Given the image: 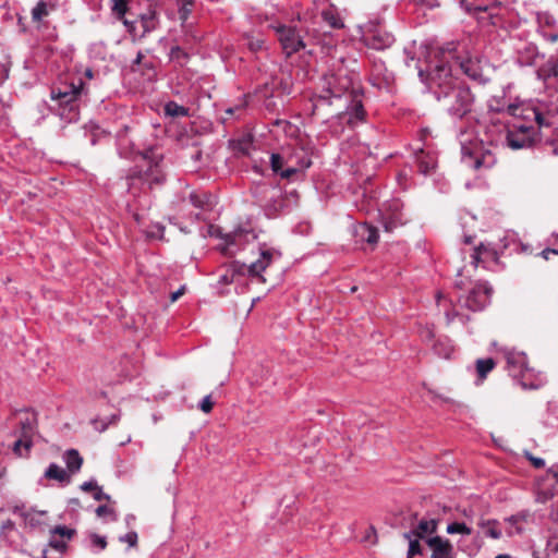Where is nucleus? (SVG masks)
<instances>
[{"instance_id": "f257e3e1", "label": "nucleus", "mask_w": 558, "mask_h": 558, "mask_svg": "<svg viewBox=\"0 0 558 558\" xmlns=\"http://www.w3.org/2000/svg\"><path fill=\"white\" fill-rule=\"evenodd\" d=\"M507 111L511 121L492 122L481 138L469 134L463 128L459 129L457 138L463 163L474 170L490 169L497 161V150L501 146L523 149L545 143L554 146V154H558L557 141L550 137V133L558 130L557 107L527 101L509 105Z\"/></svg>"}, {"instance_id": "f03ea898", "label": "nucleus", "mask_w": 558, "mask_h": 558, "mask_svg": "<svg viewBox=\"0 0 558 558\" xmlns=\"http://www.w3.org/2000/svg\"><path fill=\"white\" fill-rule=\"evenodd\" d=\"M456 48L454 41L446 43L439 47L429 60L427 71L420 70L418 76L437 101L444 102L449 117L453 121L461 122V125L456 128V134L460 128L471 134L469 126L463 123L470 125V114L473 110L475 97L469 86L459 83L453 76L452 68L446 59L447 53L456 57Z\"/></svg>"}, {"instance_id": "7ed1b4c3", "label": "nucleus", "mask_w": 558, "mask_h": 558, "mask_svg": "<svg viewBox=\"0 0 558 558\" xmlns=\"http://www.w3.org/2000/svg\"><path fill=\"white\" fill-rule=\"evenodd\" d=\"M140 159L130 167L123 177L128 194L134 199L145 198V207H149L148 195L165 185L167 172L163 153L149 146L138 154Z\"/></svg>"}, {"instance_id": "20e7f679", "label": "nucleus", "mask_w": 558, "mask_h": 558, "mask_svg": "<svg viewBox=\"0 0 558 558\" xmlns=\"http://www.w3.org/2000/svg\"><path fill=\"white\" fill-rule=\"evenodd\" d=\"M87 94L88 89L82 77H68L51 86L50 98L53 105L49 110L68 124L76 123L81 117L83 99Z\"/></svg>"}, {"instance_id": "39448f33", "label": "nucleus", "mask_w": 558, "mask_h": 558, "mask_svg": "<svg viewBox=\"0 0 558 558\" xmlns=\"http://www.w3.org/2000/svg\"><path fill=\"white\" fill-rule=\"evenodd\" d=\"M353 76L344 68L330 70L319 81L318 93L313 96L312 114L319 116L325 107L341 101L343 96L352 92Z\"/></svg>"}, {"instance_id": "423d86ee", "label": "nucleus", "mask_w": 558, "mask_h": 558, "mask_svg": "<svg viewBox=\"0 0 558 558\" xmlns=\"http://www.w3.org/2000/svg\"><path fill=\"white\" fill-rule=\"evenodd\" d=\"M363 92L352 89L350 101L343 111L338 112L330 120H327L330 133L333 136H340L345 125L353 129L359 124L366 122L367 112L363 105Z\"/></svg>"}, {"instance_id": "0eeeda50", "label": "nucleus", "mask_w": 558, "mask_h": 558, "mask_svg": "<svg viewBox=\"0 0 558 558\" xmlns=\"http://www.w3.org/2000/svg\"><path fill=\"white\" fill-rule=\"evenodd\" d=\"M259 257L246 265L239 260H233L229 264L227 272L219 276V279H228L229 276L231 278L235 276H250V277H259V279H265L262 277V274L269 267L272 263L279 262L281 259V252L277 248L268 246L266 243L259 244Z\"/></svg>"}, {"instance_id": "6e6552de", "label": "nucleus", "mask_w": 558, "mask_h": 558, "mask_svg": "<svg viewBox=\"0 0 558 558\" xmlns=\"http://www.w3.org/2000/svg\"><path fill=\"white\" fill-rule=\"evenodd\" d=\"M255 201L268 218H275L287 208V197L279 185L260 183L254 189Z\"/></svg>"}, {"instance_id": "1a4fd4ad", "label": "nucleus", "mask_w": 558, "mask_h": 558, "mask_svg": "<svg viewBox=\"0 0 558 558\" xmlns=\"http://www.w3.org/2000/svg\"><path fill=\"white\" fill-rule=\"evenodd\" d=\"M458 290L465 289L464 293L458 294V302L473 311H482L489 303L492 288L480 281H460L456 283Z\"/></svg>"}, {"instance_id": "9d476101", "label": "nucleus", "mask_w": 558, "mask_h": 558, "mask_svg": "<svg viewBox=\"0 0 558 558\" xmlns=\"http://www.w3.org/2000/svg\"><path fill=\"white\" fill-rule=\"evenodd\" d=\"M361 41L369 49L383 51L390 48L396 37L388 32L379 20L368 21L362 27Z\"/></svg>"}, {"instance_id": "9b49d317", "label": "nucleus", "mask_w": 558, "mask_h": 558, "mask_svg": "<svg viewBox=\"0 0 558 558\" xmlns=\"http://www.w3.org/2000/svg\"><path fill=\"white\" fill-rule=\"evenodd\" d=\"M216 236L223 241L220 246L221 252L226 255H233L245 244L256 240L257 233L251 226L245 225L239 226L228 233H222V231L219 230Z\"/></svg>"}, {"instance_id": "f8f14e48", "label": "nucleus", "mask_w": 558, "mask_h": 558, "mask_svg": "<svg viewBox=\"0 0 558 558\" xmlns=\"http://www.w3.org/2000/svg\"><path fill=\"white\" fill-rule=\"evenodd\" d=\"M269 27L275 31L282 52L287 58H290L299 51L305 49L306 44L296 26L279 23L277 25H270Z\"/></svg>"}, {"instance_id": "ddd939ff", "label": "nucleus", "mask_w": 558, "mask_h": 558, "mask_svg": "<svg viewBox=\"0 0 558 558\" xmlns=\"http://www.w3.org/2000/svg\"><path fill=\"white\" fill-rule=\"evenodd\" d=\"M411 220L404 211V204L399 198H392L386 203L381 213V223L386 232H393L396 229L405 226Z\"/></svg>"}, {"instance_id": "4468645a", "label": "nucleus", "mask_w": 558, "mask_h": 558, "mask_svg": "<svg viewBox=\"0 0 558 558\" xmlns=\"http://www.w3.org/2000/svg\"><path fill=\"white\" fill-rule=\"evenodd\" d=\"M287 161L281 178L288 181H296L304 177V171L312 166V159L303 148L286 151Z\"/></svg>"}, {"instance_id": "2eb2a0df", "label": "nucleus", "mask_w": 558, "mask_h": 558, "mask_svg": "<svg viewBox=\"0 0 558 558\" xmlns=\"http://www.w3.org/2000/svg\"><path fill=\"white\" fill-rule=\"evenodd\" d=\"M36 433V420L32 415L20 418V430L16 433L17 439L14 441L13 451L19 457L28 454L33 447V436Z\"/></svg>"}, {"instance_id": "dca6fc26", "label": "nucleus", "mask_w": 558, "mask_h": 558, "mask_svg": "<svg viewBox=\"0 0 558 558\" xmlns=\"http://www.w3.org/2000/svg\"><path fill=\"white\" fill-rule=\"evenodd\" d=\"M515 63L520 66H538L545 60V54L538 50L536 44L527 40H519L514 46Z\"/></svg>"}, {"instance_id": "f3484780", "label": "nucleus", "mask_w": 558, "mask_h": 558, "mask_svg": "<svg viewBox=\"0 0 558 558\" xmlns=\"http://www.w3.org/2000/svg\"><path fill=\"white\" fill-rule=\"evenodd\" d=\"M411 157L413 166L423 175L432 174L437 167V154L428 145L413 147Z\"/></svg>"}, {"instance_id": "a211bd4d", "label": "nucleus", "mask_w": 558, "mask_h": 558, "mask_svg": "<svg viewBox=\"0 0 558 558\" xmlns=\"http://www.w3.org/2000/svg\"><path fill=\"white\" fill-rule=\"evenodd\" d=\"M457 47H459L458 43H454ZM446 59L448 60L449 64L452 66L451 62L453 61L456 64L459 65V68L462 70V72L469 76L472 81L478 83V84H486L489 81V77L485 75L483 72L480 62L473 59H462L458 54V48H456V57H451L448 53L446 54Z\"/></svg>"}, {"instance_id": "6ab92c4d", "label": "nucleus", "mask_w": 558, "mask_h": 558, "mask_svg": "<svg viewBox=\"0 0 558 558\" xmlns=\"http://www.w3.org/2000/svg\"><path fill=\"white\" fill-rule=\"evenodd\" d=\"M472 258L476 267L482 265L483 268L494 272H498L505 268V264L500 260L498 253L484 244H480L475 247Z\"/></svg>"}, {"instance_id": "aec40b11", "label": "nucleus", "mask_w": 558, "mask_h": 558, "mask_svg": "<svg viewBox=\"0 0 558 558\" xmlns=\"http://www.w3.org/2000/svg\"><path fill=\"white\" fill-rule=\"evenodd\" d=\"M76 535V530L65 525H56L50 530L48 545L58 553L68 549V543Z\"/></svg>"}, {"instance_id": "412c9836", "label": "nucleus", "mask_w": 558, "mask_h": 558, "mask_svg": "<svg viewBox=\"0 0 558 558\" xmlns=\"http://www.w3.org/2000/svg\"><path fill=\"white\" fill-rule=\"evenodd\" d=\"M537 32L547 41L558 40V22L555 16L548 12H538L536 15Z\"/></svg>"}, {"instance_id": "4be33fe9", "label": "nucleus", "mask_w": 558, "mask_h": 558, "mask_svg": "<svg viewBox=\"0 0 558 558\" xmlns=\"http://www.w3.org/2000/svg\"><path fill=\"white\" fill-rule=\"evenodd\" d=\"M353 236L356 244L374 246L379 240V232L376 227L368 222H357L353 227Z\"/></svg>"}, {"instance_id": "5701e85b", "label": "nucleus", "mask_w": 558, "mask_h": 558, "mask_svg": "<svg viewBox=\"0 0 558 558\" xmlns=\"http://www.w3.org/2000/svg\"><path fill=\"white\" fill-rule=\"evenodd\" d=\"M140 38H145L148 34L155 32L160 26V19L157 10L149 5L138 15Z\"/></svg>"}, {"instance_id": "b1692460", "label": "nucleus", "mask_w": 558, "mask_h": 558, "mask_svg": "<svg viewBox=\"0 0 558 558\" xmlns=\"http://www.w3.org/2000/svg\"><path fill=\"white\" fill-rule=\"evenodd\" d=\"M426 544L432 550V558H454L453 546L449 539L430 536L426 538Z\"/></svg>"}, {"instance_id": "393cba45", "label": "nucleus", "mask_w": 558, "mask_h": 558, "mask_svg": "<svg viewBox=\"0 0 558 558\" xmlns=\"http://www.w3.org/2000/svg\"><path fill=\"white\" fill-rule=\"evenodd\" d=\"M507 369L514 377H523L527 368V357L523 352H508L506 355Z\"/></svg>"}, {"instance_id": "a878e982", "label": "nucleus", "mask_w": 558, "mask_h": 558, "mask_svg": "<svg viewBox=\"0 0 558 558\" xmlns=\"http://www.w3.org/2000/svg\"><path fill=\"white\" fill-rule=\"evenodd\" d=\"M128 131H129V128L124 126V129L118 133V144H117L118 155L123 159H128V160H132L133 162H136L140 159L138 154L142 150H136L134 144L126 138Z\"/></svg>"}, {"instance_id": "bb28decb", "label": "nucleus", "mask_w": 558, "mask_h": 558, "mask_svg": "<svg viewBox=\"0 0 558 558\" xmlns=\"http://www.w3.org/2000/svg\"><path fill=\"white\" fill-rule=\"evenodd\" d=\"M535 73L538 80L547 81L550 77L558 76V57L555 54L549 56L545 62H539L535 68Z\"/></svg>"}, {"instance_id": "cd10ccee", "label": "nucleus", "mask_w": 558, "mask_h": 558, "mask_svg": "<svg viewBox=\"0 0 558 558\" xmlns=\"http://www.w3.org/2000/svg\"><path fill=\"white\" fill-rule=\"evenodd\" d=\"M20 515L23 518L25 524L32 529L40 527L46 524L47 511L35 509L20 510Z\"/></svg>"}, {"instance_id": "c85d7f7f", "label": "nucleus", "mask_w": 558, "mask_h": 558, "mask_svg": "<svg viewBox=\"0 0 558 558\" xmlns=\"http://www.w3.org/2000/svg\"><path fill=\"white\" fill-rule=\"evenodd\" d=\"M191 57L192 52L179 45L172 46L168 52L169 61L178 68L186 66L191 60Z\"/></svg>"}, {"instance_id": "c756f323", "label": "nucleus", "mask_w": 558, "mask_h": 558, "mask_svg": "<svg viewBox=\"0 0 558 558\" xmlns=\"http://www.w3.org/2000/svg\"><path fill=\"white\" fill-rule=\"evenodd\" d=\"M434 353L441 359H450L454 352V345L448 337H440L433 343Z\"/></svg>"}, {"instance_id": "7c9ffc66", "label": "nucleus", "mask_w": 558, "mask_h": 558, "mask_svg": "<svg viewBox=\"0 0 558 558\" xmlns=\"http://www.w3.org/2000/svg\"><path fill=\"white\" fill-rule=\"evenodd\" d=\"M438 529V520L436 519H422L417 526L410 532H414L415 537H420L426 541L427 535L436 533Z\"/></svg>"}, {"instance_id": "2f4dec72", "label": "nucleus", "mask_w": 558, "mask_h": 558, "mask_svg": "<svg viewBox=\"0 0 558 558\" xmlns=\"http://www.w3.org/2000/svg\"><path fill=\"white\" fill-rule=\"evenodd\" d=\"M54 9L56 4L47 0H39L32 9V21L36 24H39Z\"/></svg>"}, {"instance_id": "473e14b6", "label": "nucleus", "mask_w": 558, "mask_h": 558, "mask_svg": "<svg viewBox=\"0 0 558 558\" xmlns=\"http://www.w3.org/2000/svg\"><path fill=\"white\" fill-rule=\"evenodd\" d=\"M495 366H496V362L492 357L476 360V362H475V371H476V375H477L476 385L482 384L486 379L488 373H490L495 368Z\"/></svg>"}, {"instance_id": "72a5a7b5", "label": "nucleus", "mask_w": 558, "mask_h": 558, "mask_svg": "<svg viewBox=\"0 0 558 558\" xmlns=\"http://www.w3.org/2000/svg\"><path fill=\"white\" fill-rule=\"evenodd\" d=\"M63 461L71 473H76L81 470L83 458L75 449H69L63 454Z\"/></svg>"}, {"instance_id": "f704fd0d", "label": "nucleus", "mask_w": 558, "mask_h": 558, "mask_svg": "<svg viewBox=\"0 0 558 558\" xmlns=\"http://www.w3.org/2000/svg\"><path fill=\"white\" fill-rule=\"evenodd\" d=\"M178 16L182 27L187 26V21L195 9L194 0H177Z\"/></svg>"}, {"instance_id": "c9c22d12", "label": "nucleus", "mask_w": 558, "mask_h": 558, "mask_svg": "<svg viewBox=\"0 0 558 558\" xmlns=\"http://www.w3.org/2000/svg\"><path fill=\"white\" fill-rule=\"evenodd\" d=\"M211 195L207 192H191L189 195L190 203L197 209H210L211 208V202H210Z\"/></svg>"}, {"instance_id": "e433bc0d", "label": "nucleus", "mask_w": 558, "mask_h": 558, "mask_svg": "<svg viewBox=\"0 0 558 558\" xmlns=\"http://www.w3.org/2000/svg\"><path fill=\"white\" fill-rule=\"evenodd\" d=\"M130 11V0H110V12L114 20H122Z\"/></svg>"}, {"instance_id": "4c0bfd02", "label": "nucleus", "mask_w": 558, "mask_h": 558, "mask_svg": "<svg viewBox=\"0 0 558 558\" xmlns=\"http://www.w3.org/2000/svg\"><path fill=\"white\" fill-rule=\"evenodd\" d=\"M165 114L171 118L187 117L190 113L189 108L179 105L174 100H169L163 106Z\"/></svg>"}, {"instance_id": "58836bf2", "label": "nucleus", "mask_w": 558, "mask_h": 558, "mask_svg": "<svg viewBox=\"0 0 558 558\" xmlns=\"http://www.w3.org/2000/svg\"><path fill=\"white\" fill-rule=\"evenodd\" d=\"M45 477L49 480H56L58 482H70V475L64 469L59 466L57 463H50L45 471Z\"/></svg>"}, {"instance_id": "ea45409f", "label": "nucleus", "mask_w": 558, "mask_h": 558, "mask_svg": "<svg viewBox=\"0 0 558 558\" xmlns=\"http://www.w3.org/2000/svg\"><path fill=\"white\" fill-rule=\"evenodd\" d=\"M248 106V96L242 95L239 97L236 104L234 106L228 107L225 112L226 114L233 117L235 119H240L245 112Z\"/></svg>"}, {"instance_id": "a19ab883", "label": "nucleus", "mask_w": 558, "mask_h": 558, "mask_svg": "<svg viewBox=\"0 0 558 558\" xmlns=\"http://www.w3.org/2000/svg\"><path fill=\"white\" fill-rule=\"evenodd\" d=\"M287 161V154L283 153H272L270 155V167L275 174L281 178V173L284 172Z\"/></svg>"}, {"instance_id": "79ce46f5", "label": "nucleus", "mask_w": 558, "mask_h": 558, "mask_svg": "<svg viewBox=\"0 0 558 558\" xmlns=\"http://www.w3.org/2000/svg\"><path fill=\"white\" fill-rule=\"evenodd\" d=\"M245 45L253 53H257L265 48V39L263 36H254L253 34H245L243 36Z\"/></svg>"}, {"instance_id": "37998d69", "label": "nucleus", "mask_w": 558, "mask_h": 558, "mask_svg": "<svg viewBox=\"0 0 558 558\" xmlns=\"http://www.w3.org/2000/svg\"><path fill=\"white\" fill-rule=\"evenodd\" d=\"M414 532H405L403 537L409 541L408 558H413L415 555H422L423 549L420 543V537H415Z\"/></svg>"}, {"instance_id": "c03bdc74", "label": "nucleus", "mask_w": 558, "mask_h": 558, "mask_svg": "<svg viewBox=\"0 0 558 558\" xmlns=\"http://www.w3.org/2000/svg\"><path fill=\"white\" fill-rule=\"evenodd\" d=\"M84 129L86 133L88 132L90 134V144L94 146L96 145L101 137H106L107 133L105 130H102L97 123L89 121L84 125Z\"/></svg>"}, {"instance_id": "a18cd8bd", "label": "nucleus", "mask_w": 558, "mask_h": 558, "mask_svg": "<svg viewBox=\"0 0 558 558\" xmlns=\"http://www.w3.org/2000/svg\"><path fill=\"white\" fill-rule=\"evenodd\" d=\"M88 547L94 553L102 551L107 547V538L96 533L88 534Z\"/></svg>"}, {"instance_id": "49530a36", "label": "nucleus", "mask_w": 558, "mask_h": 558, "mask_svg": "<svg viewBox=\"0 0 558 558\" xmlns=\"http://www.w3.org/2000/svg\"><path fill=\"white\" fill-rule=\"evenodd\" d=\"M480 525L485 529V535L498 539L501 537V530L499 527V524L496 520H488L486 522H481Z\"/></svg>"}, {"instance_id": "de8ad7c7", "label": "nucleus", "mask_w": 558, "mask_h": 558, "mask_svg": "<svg viewBox=\"0 0 558 558\" xmlns=\"http://www.w3.org/2000/svg\"><path fill=\"white\" fill-rule=\"evenodd\" d=\"M120 420V415L119 414H112L110 415L108 418L106 420H102V418H95L92 421V424L94 426V428L99 432V433H102L105 432L110 425H114L117 424V422Z\"/></svg>"}, {"instance_id": "09e8293b", "label": "nucleus", "mask_w": 558, "mask_h": 558, "mask_svg": "<svg viewBox=\"0 0 558 558\" xmlns=\"http://www.w3.org/2000/svg\"><path fill=\"white\" fill-rule=\"evenodd\" d=\"M165 226L160 222L150 223L145 230L148 239L162 240L165 235Z\"/></svg>"}, {"instance_id": "8fccbe9b", "label": "nucleus", "mask_w": 558, "mask_h": 558, "mask_svg": "<svg viewBox=\"0 0 558 558\" xmlns=\"http://www.w3.org/2000/svg\"><path fill=\"white\" fill-rule=\"evenodd\" d=\"M118 21L123 24V26L125 27V31L130 34L133 41L141 40L137 20H129L125 16L124 19L118 20Z\"/></svg>"}, {"instance_id": "3c124183", "label": "nucleus", "mask_w": 558, "mask_h": 558, "mask_svg": "<svg viewBox=\"0 0 558 558\" xmlns=\"http://www.w3.org/2000/svg\"><path fill=\"white\" fill-rule=\"evenodd\" d=\"M384 69L385 70V74L383 76V80L380 81L377 76H375L374 74L372 75V77L369 78V82L374 85V86H377L378 88H381L384 85L386 87L389 86L390 82L392 81V73L391 72H388L386 70V68L384 66V64L381 63L380 65H375V70H380V69Z\"/></svg>"}, {"instance_id": "603ef678", "label": "nucleus", "mask_w": 558, "mask_h": 558, "mask_svg": "<svg viewBox=\"0 0 558 558\" xmlns=\"http://www.w3.org/2000/svg\"><path fill=\"white\" fill-rule=\"evenodd\" d=\"M322 16H323V20L325 22H327L332 28H342L343 27V22L336 13H333L332 10H330V9L324 10L322 12Z\"/></svg>"}, {"instance_id": "864d4df0", "label": "nucleus", "mask_w": 558, "mask_h": 558, "mask_svg": "<svg viewBox=\"0 0 558 558\" xmlns=\"http://www.w3.org/2000/svg\"><path fill=\"white\" fill-rule=\"evenodd\" d=\"M447 533L448 534L460 533V534H464V535H470V534H472V529L463 522H452L447 525Z\"/></svg>"}, {"instance_id": "5fc2aeb1", "label": "nucleus", "mask_w": 558, "mask_h": 558, "mask_svg": "<svg viewBox=\"0 0 558 558\" xmlns=\"http://www.w3.org/2000/svg\"><path fill=\"white\" fill-rule=\"evenodd\" d=\"M510 104H506L504 98H495L494 97V98L489 99V101H488V109H489V111H493V112L508 113L507 107Z\"/></svg>"}, {"instance_id": "6e6d98bb", "label": "nucleus", "mask_w": 558, "mask_h": 558, "mask_svg": "<svg viewBox=\"0 0 558 558\" xmlns=\"http://www.w3.org/2000/svg\"><path fill=\"white\" fill-rule=\"evenodd\" d=\"M96 514L99 517V518H106V517H109L111 521H117L118 517L116 514V511L107 506V505H100L97 507L96 509Z\"/></svg>"}, {"instance_id": "4d7b16f0", "label": "nucleus", "mask_w": 558, "mask_h": 558, "mask_svg": "<svg viewBox=\"0 0 558 558\" xmlns=\"http://www.w3.org/2000/svg\"><path fill=\"white\" fill-rule=\"evenodd\" d=\"M137 539H138V536H137V533L135 531H131L124 535H121L119 537V541L121 543H126L130 547H134L136 546L137 544Z\"/></svg>"}, {"instance_id": "13d9d810", "label": "nucleus", "mask_w": 558, "mask_h": 558, "mask_svg": "<svg viewBox=\"0 0 558 558\" xmlns=\"http://www.w3.org/2000/svg\"><path fill=\"white\" fill-rule=\"evenodd\" d=\"M458 318L462 324H465L470 317L466 315L459 314L456 311H448L446 312V319L448 324H451Z\"/></svg>"}, {"instance_id": "bf43d9fd", "label": "nucleus", "mask_w": 558, "mask_h": 558, "mask_svg": "<svg viewBox=\"0 0 558 558\" xmlns=\"http://www.w3.org/2000/svg\"><path fill=\"white\" fill-rule=\"evenodd\" d=\"M198 408H199V410H202L204 413H209V412L213 410V408H214V402H213V400H211V395H207V396H205V397L201 400V402H199V404H198Z\"/></svg>"}, {"instance_id": "052dcab7", "label": "nucleus", "mask_w": 558, "mask_h": 558, "mask_svg": "<svg viewBox=\"0 0 558 558\" xmlns=\"http://www.w3.org/2000/svg\"><path fill=\"white\" fill-rule=\"evenodd\" d=\"M128 211L132 215V218L135 220V222L138 225V226H143L144 225V221H143V215L140 214L135 208H134V205L129 203L128 204Z\"/></svg>"}, {"instance_id": "680f3d73", "label": "nucleus", "mask_w": 558, "mask_h": 558, "mask_svg": "<svg viewBox=\"0 0 558 558\" xmlns=\"http://www.w3.org/2000/svg\"><path fill=\"white\" fill-rule=\"evenodd\" d=\"M257 95H259L260 97H264L266 99L268 98H271L272 97V88L269 87V85L266 83L262 86H259L256 90Z\"/></svg>"}, {"instance_id": "e2e57ef3", "label": "nucleus", "mask_w": 558, "mask_h": 558, "mask_svg": "<svg viewBox=\"0 0 558 558\" xmlns=\"http://www.w3.org/2000/svg\"><path fill=\"white\" fill-rule=\"evenodd\" d=\"M460 7L468 13H471L473 10L474 11H485L486 8H482V7H473L470 2H468L466 0H460Z\"/></svg>"}, {"instance_id": "0e129e2a", "label": "nucleus", "mask_w": 558, "mask_h": 558, "mask_svg": "<svg viewBox=\"0 0 558 558\" xmlns=\"http://www.w3.org/2000/svg\"><path fill=\"white\" fill-rule=\"evenodd\" d=\"M98 487V484L95 480H90V481H87V482H84L82 485H81V489L83 492H92L94 493V490Z\"/></svg>"}, {"instance_id": "69168bd1", "label": "nucleus", "mask_w": 558, "mask_h": 558, "mask_svg": "<svg viewBox=\"0 0 558 558\" xmlns=\"http://www.w3.org/2000/svg\"><path fill=\"white\" fill-rule=\"evenodd\" d=\"M527 459L531 461L532 465L536 469H542L545 466V460L543 458L527 454Z\"/></svg>"}, {"instance_id": "338daca9", "label": "nucleus", "mask_w": 558, "mask_h": 558, "mask_svg": "<svg viewBox=\"0 0 558 558\" xmlns=\"http://www.w3.org/2000/svg\"><path fill=\"white\" fill-rule=\"evenodd\" d=\"M538 255L548 260L550 255H558V247H545Z\"/></svg>"}, {"instance_id": "774afa93", "label": "nucleus", "mask_w": 558, "mask_h": 558, "mask_svg": "<svg viewBox=\"0 0 558 558\" xmlns=\"http://www.w3.org/2000/svg\"><path fill=\"white\" fill-rule=\"evenodd\" d=\"M546 550L549 554H557L558 553V539L551 538L547 542Z\"/></svg>"}]
</instances>
